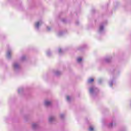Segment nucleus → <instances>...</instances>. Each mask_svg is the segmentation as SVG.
Segmentation results:
<instances>
[{
    "instance_id": "obj_9",
    "label": "nucleus",
    "mask_w": 131,
    "mask_h": 131,
    "mask_svg": "<svg viewBox=\"0 0 131 131\" xmlns=\"http://www.w3.org/2000/svg\"><path fill=\"white\" fill-rule=\"evenodd\" d=\"M11 55V52H8V56H10Z\"/></svg>"
},
{
    "instance_id": "obj_2",
    "label": "nucleus",
    "mask_w": 131,
    "mask_h": 131,
    "mask_svg": "<svg viewBox=\"0 0 131 131\" xmlns=\"http://www.w3.org/2000/svg\"><path fill=\"white\" fill-rule=\"evenodd\" d=\"M94 78H90L88 80V83H92V82H94Z\"/></svg>"
},
{
    "instance_id": "obj_8",
    "label": "nucleus",
    "mask_w": 131,
    "mask_h": 131,
    "mask_svg": "<svg viewBox=\"0 0 131 131\" xmlns=\"http://www.w3.org/2000/svg\"><path fill=\"white\" fill-rule=\"evenodd\" d=\"M14 68H17L18 67V64H15L14 65Z\"/></svg>"
},
{
    "instance_id": "obj_6",
    "label": "nucleus",
    "mask_w": 131,
    "mask_h": 131,
    "mask_svg": "<svg viewBox=\"0 0 131 131\" xmlns=\"http://www.w3.org/2000/svg\"><path fill=\"white\" fill-rule=\"evenodd\" d=\"M90 93H93L94 92V88H91L90 90Z\"/></svg>"
},
{
    "instance_id": "obj_7",
    "label": "nucleus",
    "mask_w": 131,
    "mask_h": 131,
    "mask_svg": "<svg viewBox=\"0 0 131 131\" xmlns=\"http://www.w3.org/2000/svg\"><path fill=\"white\" fill-rule=\"evenodd\" d=\"M89 129L90 131H93V130H94V128H93V127H90Z\"/></svg>"
},
{
    "instance_id": "obj_14",
    "label": "nucleus",
    "mask_w": 131,
    "mask_h": 131,
    "mask_svg": "<svg viewBox=\"0 0 131 131\" xmlns=\"http://www.w3.org/2000/svg\"><path fill=\"white\" fill-rule=\"evenodd\" d=\"M59 53H61V49H59Z\"/></svg>"
},
{
    "instance_id": "obj_4",
    "label": "nucleus",
    "mask_w": 131,
    "mask_h": 131,
    "mask_svg": "<svg viewBox=\"0 0 131 131\" xmlns=\"http://www.w3.org/2000/svg\"><path fill=\"white\" fill-rule=\"evenodd\" d=\"M81 61H82V59H81V58H78L77 59L78 62H81Z\"/></svg>"
},
{
    "instance_id": "obj_1",
    "label": "nucleus",
    "mask_w": 131,
    "mask_h": 131,
    "mask_svg": "<svg viewBox=\"0 0 131 131\" xmlns=\"http://www.w3.org/2000/svg\"><path fill=\"white\" fill-rule=\"evenodd\" d=\"M51 104H52V102H51L50 101H46L45 102L46 106H50V105H51Z\"/></svg>"
},
{
    "instance_id": "obj_12",
    "label": "nucleus",
    "mask_w": 131,
    "mask_h": 131,
    "mask_svg": "<svg viewBox=\"0 0 131 131\" xmlns=\"http://www.w3.org/2000/svg\"><path fill=\"white\" fill-rule=\"evenodd\" d=\"M36 125V124H33V127H34V126H35Z\"/></svg>"
},
{
    "instance_id": "obj_5",
    "label": "nucleus",
    "mask_w": 131,
    "mask_h": 131,
    "mask_svg": "<svg viewBox=\"0 0 131 131\" xmlns=\"http://www.w3.org/2000/svg\"><path fill=\"white\" fill-rule=\"evenodd\" d=\"M53 119H55V118L54 117H51L49 118V121H52Z\"/></svg>"
},
{
    "instance_id": "obj_3",
    "label": "nucleus",
    "mask_w": 131,
    "mask_h": 131,
    "mask_svg": "<svg viewBox=\"0 0 131 131\" xmlns=\"http://www.w3.org/2000/svg\"><path fill=\"white\" fill-rule=\"evenodd\" d=\"M35 26H36V27L38 28V27L39 26V22L36 23L35 24Z\"/></svg>"
},
{
    "instance_id": "obj_10",
    "label": "nucleus",
    "mask_w": 131,
    "mask_h": 131,
    "mask_svg": "<svg viewBox=\"0 0 131 131\" xmlns=\"http://www.w3.org/2000/svg\"><path fill=\"white\" fill-rule=\"evenodd\" d=\"M67 100H70V97L69 96L67 97Z\"/></svg>"
},
{
    "instance_id": "obj_13",
    "label": "nucleus",
    "mask_w": 131,
    "mask_h": 131,
    "mask_svg": "<svg viewBox=\"0 0 131 131\" xmlns=\"http://www.w3.org/2000/svg\"><path fill=\"white\" fill-rule=\"evenodd\" d=\"M110 125H111V126H112V125H113V123H111V124H110Z\"/></svg>"
},
{
    "instance_id": "obj_11",
    "label": "nucleus",
    "mask_w": 131,
    "mask_h": 131,
    "mask_svg": "<svg viewBox=\"0 0 131 131\" xmlns=\"http://www.w3.org/2000/svg\"><path fill=\"white\" fill-rule=\"evenodd\" d=\"M103 26L100 27V30H103Z\"/></svg>"
}]
</instances>
